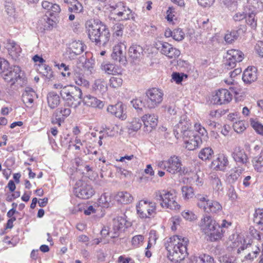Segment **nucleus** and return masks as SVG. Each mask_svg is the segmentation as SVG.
<instances>
[{
  "label": "nucleus",
  "instance_id": "1",
  "mask_svg": "<svg viewBox=\"0 0 263 263\" xmlns=\"http://www.w3.org/2000/svg\"><path fill=\"white\" fill-rule=\"evenodd\" d=\"M189 240L186 237L175 235L169 238L165 243V248L168 251V257L175 262H179L184 259L187 252V246Z\"/></svg>",
  "mask_w": 263,
  "mask_h": 263
},
{
  "label": "nucleus",
  "instance_id": "2",
  "mask_svg": "<svg viewBox=\"0 0 263 263\" xmlns=\"http://www.w3.org/2000/svg\"><path fill=\"white\" fill-rule=\"evenodd\" d=\"M86 28L90 40L99 46H105L108 42L110 34L108 27L99 20H91L86 23Z\"/></svg>",
  "mask_w": 263,
  "mask_h": 263
},
{
  "label": "nucleus",
  "instance_id": "3",
  "mask_svg": "<svg viewBox=\"0 0 263 263\" xmlns=\"http://www.w3.org/2000/svg\"><path fill=\"white\" fill-rule=\"evenodd\" d=\"M60 95L69 107L76 108L82 102V91L78 87L70 85L64 86L60 91Z\"/></svg>",
  "mask_w": 263,
  "mask_h": 263
},
{
  "label": "nucleus",
  "instance_id": "4",
  "mask_svg": "<svg viewBox=\"0 0 263 263\" xmlns=\"http://www.w3.org/2000/svg\"><path fill=\"white\" fill-rule=\"evenodd\" d=\"M181 161L178 156H171L167 160L160 161L158 163L159 168L165 170L167 172L175 174L185 175L187 173V170L181 167Z\"/></svg>",
  "mask_w": 263,
  "mask_h": 263
},
{
  "label": "nucleus",
  "instance_id": "5",
  "mask_svg": "<svg viewBox=\"0 0 263 263\" xmlns=\"http://www.w3.org/2000/svg\"><path fill=\"white\" fill-rule=\"evenodd\" d=\"M136 210L141 218L154 217L157 214L156 203L147 200H141L136 205Z\"/></svg>",
  "mask_w": 263,
  "mask_h": 263
},
{
  "label": "nucleus",
  "instance_id": "6",
  "mask_svg": "<svg viewBox=\"0 0 263 263\" xmlns=\"http://www.w3.org/2000/svg\"><path fill=\"white\" fill-rule=\"evenodd\" d=\"M192 123L188 117L183 115L180 117L179 122L174 127V134L177 139L192 134Z\"/></svg>",
  "mask_w": 263,
  "mask_h": 263
},
{
  "label": "nucleus",
  "instance_id": "7",
  "mask_svg": "<svg viewBox=\"0 0 263 263\" xmlns=\"http://www.w3.org/2000/svg\"><path fill=\"white\" fill-rule=\"evenodd\" d=\"M146 105L149 109L157 107L162 101L163 93L157 88L147 89L145 92Z\"/></svg>",
  "mask_w": 263,
  "mask_h": 263
},
{
  "label": "nucleus",
  "instance_id": "8",
  "mask_svg": "<svg viewBox=\"0 0 263 263\" xmlns=\"http://www.w3.org/2000/svg\"><path fill=\"white\" fill-rule=\"evenodd\" d=\"M74 193L78 198L86 199L94 194L95 191L91 185L82 180H79L75 184Z\"/></svg>",
  "mask_w": 263,
  "mask_h": 263
},
{
  "label": "nucleus",
  "instance_id": "9",
  "mask_svg": "<svg viewBox=\"0 0 263 263\" xmlns=\"http://www.w3.org/2000/svg\"><path fill=\"white\" fill-rule=\"evenodd\" d=\"M157 48L161 53L170 59H176L180 54V51L167 42L160 41L157 44Z\"/></svg>",
  "mask_w": 263,
  "mask_h": 263
},
{
  "label": "nucleus",
  "instance_id": "10",
  "mask_svg": "<svg viewBox=\"0 0 263 263\" xmlns=\"http://www.w3.org/2000/svg\"><path fill=\"white\" fill-rule=\"evenodd\" d=\"M226 58L227 59L226 66L228 69L232 68L236 66L237 62L242 61L243 59V54L238 50L231 49L227 51Z\"/></svg>",
  "mask_w": 263,
  "mask_h": 263
},
{
  "label": "nucleus",
  "instance_id": "11",
  "mask_svg": "<svg viewBox=\"0 0 263 263\" xmlns=\"http://www.w3.org/2000/svg\"><path fill=\"white\" fill-rule=\"evenodd\" d=\"M232 98V96L227 89L218 90L216 93L213 96L211 102L214 104L222 105L229 103Z\"/></svg>",
  "mask_w": 263,
  "mask_h": 263
},
{
  "label": "nucleus",
  "instance_id": "12",
  "mask_svg": "<svg viewBox=\"0 0 263 263\" xmlns=\"http://www.w3.org/2000/svg\"><path fill=\"white\" fill-rule=\"evenodd\" d=\"M21 70L19 66H14L8 68V70L4 73L3 78L5 81L11 83V85L14 84L21 77Z\"/></svg>",
  "mask_w": 263,
  "mask_h": 263
},
{
  "label": "nucleus",
  "instance_id": "13",
  "mask_svg": "<svg viewBox=\"0 0 263 263\" xmlns=\"http://www.w3.org/2000/svg\"><path fill=\"white\" fill-rule=\"evenodd\" d=\"M184 140L185 146L189 151L196 149L201 142V137L195 134L193 131L192 134H189L187 136L182 137Z\"/></svg>",
  "mask_w": 263,
  "mask_h": 263
},
{
  "label": "nucleus",
  "instance_id": "14",
  "mask_svg": "<svg viewBox=\"0 0 263 263\" xmlns=\"http://www.w3.org/2000/svg\"><path fill=\"white\" fill-rule=\"evenodd\" d=\"M231 156L238 164L246 165L249 161L247 154L244 149L240 146H236L233 148Z\"/></svg>",
  "mask_w": 263,
  "mask_h": 263
},
{
  "label": "nucleus",
  "instance_id": "15",
  "mask_svg": "<svg viewBox=\"0 0 263 263\" xmlns=\"http://www.w3.org/2000/svg\"><path fill=\"white\" fill-rule=\"evenodd\" d=\"M126 46L124 42L121 41L113 48V51L111 54L112 58L119 62H121L125 58Z\"/></svg>",
  "mask_w": 263,
  "mask_h": 263
},
{
  "label": "nucleus",
  "instance_id": "16",
  "mask_svg": "<svg viewBox=\"0 0 263 263\" xmlns=\"http://www.w3.org/2000/svg\"><path fill=\"white\" fill-rule=\"evenodd\" d=\"M217 224L211 216L205 215L201 219L199 226L202 231L206 234L211 232V229H214Z\"/></svg>",
  "mask_w": 263,
  "mask_h": 263
},
{
  "label": "nucleus",
  "instance_id": "17",
  "mask_svg": "<svg viewBox=\"0 0 263 263\" xmlns=\"http://www.w3.org/2000/svg\"><path fill=\"white\" fill-rule=\"evenodd\" d=\"M36 97V94L34 90L29 87H26L22 96V100L26 107L32 106L34 99Z\"/></svg>",
  "mask_w": 263,
  "mask_h": 263
},
{
  "label": "nucleus",
  "instance_id": "18",
  "mask_svg": "<svg viewBox=\"0 0 263 263\" xmlns=\"http://www.w3.org/2000/svg\"><path fill=\"white\" fill-rule=\"evenodd\" d=\"M228 157L224 154L218 155L217 158L212 162V166L214 169L221 171H224L229 164Z\"/></svg>",
  "mask_w": 263,
  "mask_h": 263
},
{
  "label": "nucleus",
  "instance_id": "19",
  "mask_svg": "<svg viewBox=\"0 0 263 263\" xmlns=\"http://www.w3.org/2000/svg\"><path fill=\"white\" fill-rule=\"evenodd\" d=\"M107 111L122 120L126 118V115L124 113V105L122 103H118L115 105L108 106Z\"/></svg>",
  "mask_w": 263,
  "mask_h": 263
},
{
  "label": "nucleus",
  "instance_id": "20",
  "mask_svg": "<svg viewBox=\"0 0 263 263\" xmlns=\"http://www.w3.org/2000/svg\"><path fill=\"white\" fill-rule=\"evenodd\" d=\"M158 116L154 114H147L142 117V121L143 122L144 127L147 128V131H151L155 128L158 122Z\"/></svg>",
  "mask_w": 263,
  "mask_h": 263
},
{
  "label": "nucleus",
  "instance_id": "21",
  "mask_svg": "<svg viewBox=\"0 0 263 263\" xmlns=\"http://www.w3.org/2000/svg\"><path fill=\"white\" fill-rule=\"evenodd\" d=\"M246 30V26L240 25L237 30H233L226 34L224 40L228 43H232L233 41L236 40L239 35L244 33Z\"/></svg>",
  "mask_w": 263,
  "mask_h": 263
},
{
  "label": "nucleus",
  "instance_id": "22",
  "mask_svg": "<svg viewBox=\"0 0 263 263\" xmlns=\"http://www.w3.org/2000/svg\"><path fill=\"white\" fill-rule=\"evenodd\" d=\"M107 85L103 79H98L95 81L92 85V90L99 95H103L107 91Z\"/></svg>",
  "mask_w": 263,
  "mask_h": 263
},
{
  "label": "nucleus",
  "instance_id": "23",
  "mask_svg": "<svg viewBox=\"0 0 263 263\" xmlns=\"http://www.w3.org/2000/svg\"><path fill=\"white\" fill-rule=\"evenodd\" d=\"M9 54L12 59L16 60L20 56L22 49L20 46L13 41L9 40L7 45Z\"/></svg>",
  "mask_w": 263,
  "mask_h": 263
},
{
  "label": "nucleus",
  "instance_id": "24",
  "mask_svg": "<svg viewBox=\"0 0 263 263\" xmlns=\"http://www.w3.org/2000/svg\"><path fill=\"white\" fill-rule=\"evenodd\" d=\"M244 170L240 166L231 169L228 174L227 181L230 184L234 183L238 179Z\"/></svg>",
  "mask_w": 263,
  "mask_h": 263
},
{
  "label": "nucleus",
  "instance_id": "25",
  "mask_svg": "<svg viewBox=\"0 0 263 263\" xmlns=\"http://www.w3.org/2000/svg\"><path fill=\"white\" fill-rule=\"evenodd\" d=\"M126 223L125 219L122 216L117 217L113 220L112 231L113 234L111 235L112 238H116L119 235V231L124 228Z\"/></svg>",
  "mask_w": 263,
  "mask_h": 263
},
{
  "label": "nucleus",
  "instance_id": "26",
  "mask_svg": "<svg viewBox=\"0 0 263 263\" xmlns=\"http://www.w3.org/2000/svg\"><path fill=\"white\" fill-rule=\"evenodd\" d=\"M124 3L120 2L115 5H111L108 8L110 12L109 17L114 20H118L120 15L121 14V10H123Z\"/></svg>",
  "mask_w": 263,
  "mask_h": 263
},
{
  "label": "nucleus",
  "instance_id": "27",
  "mask_svg": "<svg viewBox=\"0 0 263 263\" xmlns=\"http://www.w3.org/2000/svg\"><path fill=\"white\" fill-rule=\"evenodd\" d=\"M174 195L170 192L162 190L157 191L155 193V198L156 200L160 201V202L168 203L170 199L173 197Z\"/></svg>",
  "mask_w": 263,
  "mask_h": 263
},
{
  "label": "nucleus",
  "instance_id": "28",
  "mask_svg": "<svg viewBox=\"0 0 263 263\" xmlns=\"http://www.w3.org/2000/svg\"><path fill=\"white\" fill-rule=\"evenodd\" d=\"M257 74L255 69L251 68L246 69L242 75V80L246 84H251L257 80Z\"/></svg>",
  "mask_w": 263,
  "mask_h": 263
},
{
  "label": "nucleus",
  "instance_id": "29",
  "mask_svg": "<svg viewBox=\"0 0 263 263\" xmlns=\"http://www.w3.org/2000/svg\"><path fill=\"white\" fill-rule=\"evenodd\" d=\"M214 229H212L211 232L206 233L205 234L209 236L210 239L212 241H216L223 236L224 231L221 229L220 225L217 224Z\"/></svg>",
  "mask_w": 263,
  "mask_h": 263
},
{
  "label": "nucleus",
  "instance_id": "30",
  "mask_svg": "<svg viewBox=\"0 0 263 263\" xmlns=\"http://www.w3.org/2000/svg\"><path fill=\"white\" fill-rule=\"evenodd\" d=\"M245 7L248 11H252V12L260 11L263 10V5L261 0H247Z\"/></svg>",
  "mask_w": 263,
  "mask_h": 263
},
{
  "label": "nucleus",
  "instance_id": "31",
  "mask_svg": "<svg viewBox=\"0 0 263 263\" xmlns=\"http://www.w3.org/2000/svg\"><path fill=\"white\" fill-rule=\"evenodd\" d=\"M203 210L206 213H218L222 210V206L217 201L210 200Z\"/></svg>",
  "mask_w": 263,
  "mask_h": 263
},
{
  "label": "nucleus",
  "instance_id": "32",
  "mask_svg": "<svg viewBox=\"0 0 263 263\" xmlns=\"http://www.w3.org/2000/svg\"><path fill=\"white\" fill-rule=\"evenodd\" d=\"M47 100L48 105L51 109L55 108L60 103V97L54 92L48 93Z\"/></svg>",
  "mask_w": 263,
  "mask_h": 263
},
{
  "label": "nucleus",
  "instance_id": "33",
  "mask_svg": "<svg viewBox=\"0 0 263 263\" xmlns=\"http://www.w3.org/2000/svg\"><path fill=\"white\" fill-rule=\"evenodd\" d=\"M143 53V48L137 44L132 45L129 49V56L133 60L140 59Z\"/></svg>",
  "mask_w": 263,
  "mask_h": 263
},
{
  "label": "nucleus",
  "instance_id": "34",
  "mask_svg": "<svg viewBox=\"0 0 263 263\" xmlns=\"http://www.w3.org/2000/svg\"><path fill=\"white\" fill-rule=\"evenodd\" d=\"M254 170L257 172H263V149L260 154L252 159Z\"/></svg>",
  "mask_w": 263,
  "mask_h": 263
},
{
  "label": "nucleus",
  "instance_id": "35",
  "mask_svg": "<svg viewBox=\"0 0 263 263\" xmlns=\"http://www.w3.org/2000/svg\"><path fill=\"white\" fill-rule=\"evenodd\" d=\"M84 47L82 41H74L70 44L69 49L75 55H79L84 51Z\"/></svg>",
  "mask_w": 263,
  "mask_h": 263
},
{
  "label": "nucleus",
  "instance_id": "36",
  "mask_svg": "<svg viewBox=\"0 0 263 263\" xmlns=\"http://www.w3.org/2000/svg\"><path fill=\"white\" fill-rule=\"evenodd\" d=\"M122 10L118 20L127 21L130 19L135 20V13L129 7L124 4Z\"/></svg>",
  "mask_w": 263,
  "mask_h": 263
},
{
  "label": "nucleus",
  "instance_id": "37",
  "mask_svg": "<svg viewBox=\"0 0 263 263\" xmlns=\"http://www.w3.org/2000/svg\"><path fill=\"white\" fill-rule=\"evenodd\" d=\"M124 29V26L123 24L121 23L115 24L112 27V36L114 39L121 41V39L123 36Z\"/></svg>",
  "mask_w": 263,
  "mask_h": 263
},
{
  "label": "nucleus",
  "instance_id": "38",
  "mask_svg": "<svg viewBox=\"0 0 263 263\" xmlns=\"http://www.w3.org/2000/svg\"><path fill=\"white\" fill-rule=\"evenodd\" d=\"M234 116V114H232L230 116L232 118L231 120L234 122L233 125V128L238 133H242L246 128L245 121L243 120H237L235 117H233Z\"/></svg>",
  "mask_w": 263,
  "mask_h": 263
},
{
  "label": "nucleus",
  "instance_id": "39",
  "mask_svg": "<svg viewBox=\"0 0 263 263\" xmlns=\"http://www.w3.org/2000/svg\"><path fill=\"white\" fill-rule=\"evenodd\" d=\"M117 200L123 204H127L132 202L133 198L132 196L127 192H120L117 194Z\"/></svg>",
  "mask_w": 263,
  "mask_h": 263
},
{
  "label": "nucleus",
  "instance_id": "40",
  "mask_svg": "<svg viewBox=\"0 0 263 263\" xmlns=\"http://www.w3.org/2000/svg\"><path fill=\"white\" fill-rule=\"evenodd\" d=\"M86 98V103L88 105L99 109H101L103 107L104 105V103L97 98L89 95L87 96Z\"/></svg>",
  "mask_w": 263,
  "mask_h": 263
},
{
  "label": "nucleus",
  "instance_id": "41",
  "mask_svg": "<svg viewBox=\"0 0 263 263\" xmlns=\"http://www.w3.org/2000/svg\"><path fill=\"white\" fill-rule=\"evenodd\" d=\"M73 80L78 85L85 87L89 85V82L85 78L84 74L80 72L76 71L74 72Z\"/></svg>",
  "mask_w": 263,
  "mask_h": 263
},
{
  "label": "nucleus",
  "instance_id": "42",
  "mask_svg": "<svg viewBox=\"0 0 263 263\" xmlns=\"http://www.w3.org/2000/svg\"><path fill=\"white\" fill-rule=\"evenodd\" d=\"M160 205L162 208L169 209L172 210H177L179 209L180 205L176 201V197L174 195L171 199H170L168 203L166 202H160Z\"/></svg>",
  "mask_w": 263,
  "mask_h": 263
},
{
  "label": "nucleus",
  "instance_id": "43",
  "mask_svg": "<svg viewBox=\"0 0 263 263\" xmlns=\"http://www.w3.org/2000/svg\"><path fill=\"white\" fill-rule=\"evenodd\" d=\"M54 66L57 67L59 70H61V73L63 77L69 78L71 77V70L68 65H66L64 63L60 64L54 62Z\"/></svg>",
  "mask_w": 263,
  "mask_h": 263
},
{
  "label": "nucleus",
  "instance_id": "44",
  "mask_svg": "<svg viewBox=\"0 0 263 263\" xmlns=\"http://www.w3.org/2000/svg\"><path fill=\"white\" fill-rule=\"evenodd\" d=\"M213 151L210 147L202 148L199 152L198 157L202 160L210 159L213 155Z\"/></svg>",
  "mask_w": 263,
  "mask_h": 263
},
{
  "label": "nucleus",
  "instance_id": "45",
  "mask_svg": "<svg viewBox=\"0 0 263 263\" xmlns=\"http://www.w3.org/2000/svg\"><path fill=\"white\" fill-rule=\"evenodd\" d=\"M241 0H222V4L230 11H234L237 10L238 5Z\"/></svg>",
  "mask_w": 263,
  "mask_h": 263
},
{
  "label": "nucleus",
  "instance_id": "46",
  "mask_svg": "<svg viewBox=\"0 0 263 263\" xmlns=\"http://www.w3.org/2000/svg\"><path fill=\"white\" fill-rule=\"evenodd\" d=\"M257 11L252 12V11H248L246 23L252 28H255L257 26L256 20L255 19V14Z\"/></svg>",
  "mask_w": 263,
  "mask_h": 263
},
{
  "label": "nucleus",
  "instance_id": "47",
  "mask_svg": "<svg viewBox=\"0 0 263 263\" xmlns=\"http://www.w3.org/2000/svg\"><path fill=\"white\" fill-rule=\"evenodd\" d=\"M142 121L139 118L133 119L127 125L128 129L134 132L138 130L142 126Z\"/></svg>",
  "mask_w": 263,
  "mask_h": 263
},
{
  "label": "nucleus",
  "instance_id": "48",
  "mask_svg": "<svg viewBox=\"0 0 263 263\" xmlns=\"http://www.w3.org/2000/svg\"><path fill=\"white\" fill-rule=\"evenodd\" d=\"M195 263H215L214 258L206 254H202L195 257Z\"/></svg>",
  "mask_w": 263,
  "mask_h": 263
},
{
  "label": "nucleus",
  "instance_id": "49",
  "mask_svg": "<svg viewBox=\"0 0 263 263\" xmlns=\"http://www.w3.org/2000/svg\"><path fill=\"white\" fill-rule=\"evenodd\" d=\"M182 196L185 199H189L194 196L193 188L191 186H183L181 189Z\"/></svg>",
  "mask_w": 263,
  "mask_h": 263
},
{
  "label": "nucleus",
  "instance_id": "50",
  "mask_svg": "<svg viewBox=\"0 0 263 263\" xmlns=\"http://www.w3.org/2000/svg\"><path fill=\"white\" fill-rule=\"evenodd\" d=\"M122 79L119 76L112 77L109 79V85L114 88L120 87L122 84Z\"/></svg>",
  "mask_w": 263,
  "mask_h": 263
},
{
  "label": "nucleus",
  "instance_id": "51",
  "mask_svg": "<svg viewBox=\"0 0 263 263\" xmlns=\"http://www.w3.org/2000/svg\"><path fill=\"white\" fill-rule=\"evenodd\" d=\"M251 125L253 129L260 135H263V125L256 120L251 119Z\"/></svg>",
  "mask_w": 263,
  "mask_h": 263
},
{
  "label": "nucleus",
  "instance_id": "52",
  "mask_svg": "<svg viewBox=\"0 0 263 263\" xmlns=\"http://www.w3.org/2000/svg\"><path fill=\"white\" fill-rule=\"evenodd\" d=\"M194 128L195 130L201 135V140H203L204 141L208 139V133L206 130L200 124L196 123L194 125Z\"/></svg>",
  "mask_w": 263,
  "mask_h": 263
},
{
  "label": "nucleus",
  "instance_id": "53",
  "mask_svg": "<svg viewBox=\"0 0 263 263\" xmlns=\"http://www.w3.org/2000/svg\"><path fill=\"white\" fill-rule=\"evenodd\" d=\"M83 9V7L82 5L78 0L74 2L72 4H70V6L68 8L69 11L74 13L81 12Z\"/></svg>",
  "mask_w": 263,
  "mask_h": 263
},
{
  "label": "nucleus",
  "instance_id": "54",
  "mask_svg": "<svg viewBox=\"0 0 263 263\" xmlns=\"http://www.w3.org/2000/svg\"><path fill=\"white\" fill-rule=\"evenodd\" d=\"M211 177V183L213 189L217 191H221L222 190V187L220 179L216 175L212 176Z\"/></svg>",
  "mask_w": 263,
  "mask_h": 263
},
{
  "label": "nucleus",
  "instance_id": "55",
  "mask_svg": "<svg viewBox=\"0 0 263 263\" xmlns=\"http://www.w3.org/2000/svg\"><path fill=\"white\" fill-rule=\"evenodd\" d=\"M253 221L258 225L263 224V209L256 210L254 215Z\"/></svg>",
  "mask_w": 263,
  "mask_h": 263
},
{
  "label": "nucleus",
  "instance_id": "56",
  "mask_svg": "<svg viewBox=\"0 0 263 263\" xmlns=\"http://www.w3.org/2000/svg\"><path fill=\"white\" fill-rule=\"evenodd\" d=\"M196 197L198 199L197 203V206L200 209H203L205 208L207 203L210 201V200L207 198L206 196L198 195Z\"/></svg>",
  "mask_w": 263,
  "mask_h": 263
},
{
  "label": "nucleus",
  "instance_id": "57",
  "mask_svg": "<svg viewBox=\"0 0 263 263\" xmlns=\"http://www.w3.org/2000/svg\"><path fill=\"white\" fill-rule=\"evenodd\" d=\"M110 202V197L107 194L104 193L101 195L99 199V203L104 208H108L109 206Z\"/></svg>",
  "mask_w": 263,
  "mask_h": 263
},
{
  "label": "nucleus",
  "instance_id": "58",
  "mask_svg": "<svg viewBox=\"0 0 263 263\" xmlns=\"http://www.w3.org/2000/svg\"><path fill=\"white\" fill-rule=\"evenodd\" d=\"M71 112V109L65 106L59 108L55 111L57 114L60 115V117L64 118V120L70 115Z\"/></svg>",
  "mask_w": 263,
  "mask_h": 263
},
{
  "label": "nucleus",
  "instance_id": "59",
  "mask_svg": "<svg viewBox=\"0 0 263 263\" xmlns=\"http://www.w3.org/2000/svg\"><path fill=\"white\" fill-rule=\"evenodd\" d=\"M173 38L177 41H181L184 38V33L180 28L173 30Z\"/></svg>",
  "mask_w": 263,
  "mask_h": 263
},
{
  "label": "nucleus",
  "instance_id": "60",
  "mask_svg": "<svg viewBox=\"0 0 263 263\" xmlns=\"http://www.w3.org/2000/svg\"><path fill=\"white\" fill-rule=\"evenodd\" d=\"M101 68L103 71L109 74H114V73L117 72L115 66L112 64L108 63L102 65Z\"/></svg>",
  "mask_w": 263,
  "mask_h": 263
},
{
  "label": "nucleus",
  "instance_id": "61",
  "mask_svg": "<svg viewBox=\"0 0 263 263\" xmlns=\"http://www.w3.org/2000/svg\"><path fill=\"white\" fill-rule=\"evenodd\" d=\"M181 215L185 219L190 221L195 220L197 218L193 212L189 210L183 211Z\"/></svg>",
  "mask_w": 263,
  "mask_h": 263
},
{
  "label": "nucleus",
  "instance_id": "62",
  "mask_svg": "<svg viewBox=\"0 0 263 263\" xmlns=\"http://www.w3.org/2000/svg\"><path fill=\"white\" fill-rule=\"evenodd\" d=\"M102 130L100 131V133H104L103 136L104 137H113L115 135V132L114 130V128H111L109 127H107L105 126L102 127Z\"/></svg>",
  "mask_w": 263,
  "mask_h": 263
},
{
  "label": "nucleus",
  "instance_id": "63",
  "mask_svg": "<svg viewBox=\"0 0 263 263\" xmlns=\"http://www.w3.org/2000/svg\"><path fill=\"white\" fill-rule=\"evenodd\" d=\"M132 106L137 110H142V107L145 105L140 99H133L131 101Z\"/></svg>",
  "mask_w": 263,
  "mask_h": 263
},
{
  "label": "nucleus",
  "instance_id": "64",
  "mask_svg": "<svg viewBox=\"0 0 263 263\" xmlns=\"http://www.w3.org/2000/svg\"><path fill=\"white\" fill-rule=\"evenodd\" d=\"M9 63L5 59L0 58V74L4 73L8 70Z\"/></svg>",
  "mask_w": 263,
  "mask_h": 263
}]
</instances>
